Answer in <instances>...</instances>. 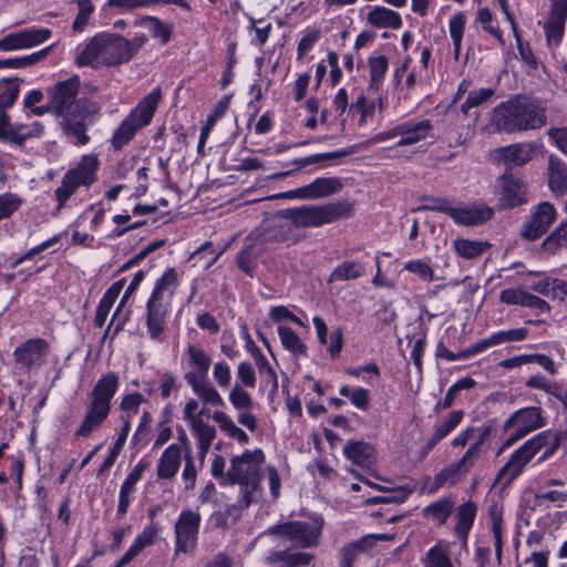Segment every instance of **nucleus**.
<instances>
[{"label": "nucleus", "mask_w": 567, "mask_h": 567, "mask_svg": "<svg viewBox=\"0 0 567 567\" xmlns=\"http://www.w3.org/2000/svg\"><path fill=\"white\" fill-rule=\"evenodd\" d=\"M80 90L78 75L55 83L47 91L48 109L58 118L63 134L74 144L86 145V131L93 116L100 112V104L87 97H76Z\"/></svg>", "instance_id": "1"}, {"label": "nucleus", "mask_w": 567, "mask_h": 567, "mask_svg": "<svg viewBox=\"0 0 567 567\" xmlns=\"http://www.w3.org/2000/svg\"><path fill=\"white\" fill-rule=\"evenodd\" d=\"M547 122L546 109L537 102L511 99L497 105L491 123L498 132L516 133L537 130Z\"/></svg>", "instance_id": "2"}, {"label": "nucleus", "mask_w": 567, "mask_h": 567, "mask_svg": "<svg viewBox=\"0 0 567 567\" xmlns=\"http://www.w3.org/2000/svg\"><path fill=\"white\" fill-rule=\"evenodd\" d=\"M120 377L115 372L103 374L92 391L87 394L86 412L84 420L76 430V436L89 437L107 419L111 412V402L117 392Z\"/></svg>", "instance_id": "3"}, {"label": "nucleus", "mask_w": 567, "mask_h": 567, "mask_svg": "<svg viewBox=\"0 0 567 567\" xmlns=\"http://www.w3.org/2000/svg\"><path fill=\"white\" fill-rule=\"evenodd\" d=\"M565 436L566 434L551 433L549 430L538 433L512 454L509 461L499 470L496 482L504 480L505 485L512 483L538 451L546 447L542 460L547 458L559 449Z\"/></svg>", "instance_id": "4"}, {"label": "nucleus", "mask_w": 567, "mask_h": 567, "mask_svg": "<svg viewBox=\"0 0 567 567\" xmlns=\"http://www.w3.org/2000/svg\"><path fill=\"white\" fill-rule=\"evenodd\" d=\"M126 38L117 33L96 34L78 55L79 65L116 66L130 61Z\"/></svg>", "instance_id": "5"}, {"label": "nucleus", "mask_w": 567, "mask_h": 567, "mask_svg": "<svg viewBox=\"0 0 567 567\" xmlns=\"http://www.w3.org/2000/svg\"><path fill=\"white\" fill-rule=\"evenodd\" d=\"M177 286V272L174 268L166 270L156 281L146 303V326L150 337L157 340L163 333L168 306Z\"/></svg>", "instance_id": "6"}, {"label": "nucleus", "mask_w": 567, "mask_h": 567, "mask_svg": "<svg viewBox=\"0 0 567 567\" xmlns=\"http://www.w3.org/2000/svg\"><path fill=\"white\" fill-rule=\"evenodd\" d=\"M352 210L348 202L329 203L324 205H306L280 210L282 218L289 220L296 228L320 227L340 218L350 216Z\"/></svg>", "instance_id": "7"}, {"label": "nucleus", "mask_w": 567, "mask_h": 567, "mask_svg": "<svg viewBox=\"0 0 567 567\" xmlns=\"http://www.w3.org/2000/svg\"><path fill=\"white\" fill-rule=\"evenodd\" d=\"M97 168V158L94 155H85L79 164L68 171L62 178L61 186L54 190L58 208H62L68 199L76 192L80 186H90L95 181V171Z\"/></svg>", "instance_id": "8"}, {"label": "nucleus", "mask_w": 567, "mask_h": 567, "mask_svg": "<svg viewBox=\"0 0 567 567\" xmlns=\"http://www.w3.org/2000/svg\"><path fill=\"white\" fill-rule=\"evenodd\" d=\"M49 352L50 344L45 339L30 338L14 349L13 362L22 373L37 372L47 363Z\"/></svg>", "instance_id": "9"}, {"label": "nucleus", "mask_w": 567, "mask_h": 567, "mask_svg": "<svg viewBox=\"0 0 567 567\" xmlns=\"http://www.w3.org/2000/svg\"><path fill=\"white\" fill-rule=\"evenodd\" d=\"M499 209H513L528 203L527 183L518 175L505 171L496 179Z\"/></svg>", "instance_id": "10"}, {"label": "nucleus", "mask_w": 567, "mask_h": 567, "mask_svg": "<svg viewBox=\"0 0 567 567\" xmlns=\"http://www.w3.org/2000/svg\"><path fill=\"white\" fill-rule=\"evenodd\" d=\"M545 423L543 410L539 406L523 408L514 412L504 423V431L515 430L505 441L504 447L543 427Z\"/></svg>", "instance_id": "11"}, {"label": "nucleus", "mask_w": 567, "mask_h": 567, "mask_svg": "<svg viewBox=\"0 0 567 567\" xmlns=\"http://www.w3.org/2000/svg\"><path fill=\"white\" fill-rule=\"evenodd\" d=\"M265 462V454L260 449L255 451H245L241 455H236L230 461L229 476L230 485L241 482H261V465Z\"/></svg>", "instance_id": "12"}, {"label": "nucleus", "mask_w": 567, "mask_h": 567, "mask_svg": "<svg viewBox=\"0 0 567 567\" xmlns=\"http://www.w3.org/2000/svg\"><path fill=\"white\" fill-rule=\"evenodd\" d=\"M420 209L442 212L449 215L457 225L477 226L489 220L494 214L493 208L485 204H467L460 207L452 206H422Z\"/></svg>", "instance_id": "13"}, {"label": "nucleus", "mask_w": 567, "mask_h": 567, "mask_svg": "<svg viewBox=\"0 0 567 567\" xmlns=\"http://www.w3.org/2000/svg\"><path fill=\"white\" fill-rule=\"evenodd\" d=\"M321 527L322 522H316L315 524L307 522H288L271 527L269 532L288 537L300 547L309 548L318 544Z\"/></svg>", "instance_id": "14"}, {"label": "nucleus", "mask_w": 567, "mask_h": 567, "mask_svg": "<svg viewBox=\"0 0 567 567\" xmlns=\"http://www.w3.org/2000/svg\"><path fill=\"white\" fill-rule=\"evenodd\" d=\"M341 188L342 183L338 177H318L308 185L277 194L274 198L318 199L337 194Z\"/></svg>", "instance_id": "15"}, {"label": "nucleus", "mask_w": 567, "mask_h": 567, "mask_svg": "<svg viewBox=\"0 0 567 567\" xmlns=\"http://www.w3.org/2000/svg\"><path fill=\"white\" fill-rule=\"evenodd\" d=\"M555 219V207L548 202H543L533 208L522 226L520 235L527 240H536L548 230Z\"/></svg>", "instance_id": "16"}, {"label": "nucleus", "mask_w": 567, "mask_h": 567, "mask_svg": "<svg viewBox=\"0 0 567 567\" xmlns=\"http://www.w3.org/2000/svg\"><path fill=\"white\" fill-rule=\"evenodd\" d=\"M200 515L192 509H183L175 524L176 550L187 553L196 546Z\"/></svg>", "instance_id": "17"}, {"label": "nucleus", "mask_w": 567, "mask_h": 567, "mask_svg": "<svg viewBox=\"0 0 567 567\" xmlns=\"http://www.w3.org/2000/svg\"><path fill=\"white\" fill-rule=\"evenodd\" d=\"M44 132L40 122H34L30 127L24 125H12L9 115L0 111V140L23 147L28 138L40 137Z\"/></svg>", "instance_id": "18"}, {"label": "nucleus", "mask_w": 567, "mask_h": 567, "mask_svg": "<svg viewBox=\"0 0 567 567\" xmlns=\"http://www.w3.org/2000/svg\"><path fill=\"white\" fill-rule=\"evenodd\" d=\"M549 18L544 23L546 41L549 47H557L564 35L567 20V0H550Z\"/></svg>", "instance_id": "19"}, {"label": "nucleus", "mask_w": 567, "mask_h": 567, "mask_svg": "<svg viewBox=\"0 0 567 567\" xmlns=\"http://www.w3.org/2000/svg\"><path fill=\"white\" fill-rule=\"evenodd\" d=\"M162 91L155 87L151 93L144 96L136 107L128 114L130 121H133L137 127L148 125L154 116V113L161 102Z\"/></svg>", "instance_id": "20"}, {"label": "nucleus", "mask_w": 567, "mask_h": 567, "mask_svg": "<svg viewBox=\"0 0 567 567\" xmlns=\"http://www.w3.org/2000/svg\"><path fill=\"white\" fill-rule=\"evenodd\" d=\"M257 239L260 240L266 250L278 244H296L299 238L295 235L292 225L281 223L264 229L258 234Z\"/></svg>", "instance_id": "21"}, {"label": "nucleus", "mask_w": 567, "mask_h": 567, "mask_svg": "<svg viewBox=\"0 0 567 567\" xmlns=\"http://www.w3.org/2000/svg\"><path fill=\"white\" fill-rule=\"evenodd\" d=\"M267 251L255 236L248 238L243 249L237 254L236 264L245 274L252 276L258 258Z\"/></svg>", "instance_id": "22"}, {"label": "nucleus", "mask_w": 567, "mask_h": 567, "mask_svg": "<svg viewBox=\"0 0 567 567\" xmlns=\"http://www.w3.org/2000/svg\"><path fill=\"white\" fill-rule=\"evenodd\" d=\"M159 528L154 523H151L142 533L135 538L133 545L126 550V553L116 563L115 567H123L131 563L145 547L155 543Z\"/></svg>", "instance_id": "23"}, {"label": "nucleus", "mask_w": 567, "mask_h": 567, "mask_svg": "<svg viewBox=\"0 0 567 567\" xmlns=\"http://www.w3.org/2000/svg\"><path fill=\"white\" fill-rule=\"evenodd\" d=\"M501 158L506 165L508 172L512 168L519 167L528 163L534 153L533 144H513L499 150Z\"/></svg>", "instance_id": "24"}, {"label": "nucleus", "mask_w": 567, "mask_h": 567, "mask_svg": "<svg viewBox=\"0 0 567 567\" xmlns=\"http://www.w3.org/2000/svg\"><path fill=\"white\" fill-rule=\"evenodd\" d=\"M186 382L190 385L193 391L207 404L224 405V400L217 392L212 382L206 379L196 378L195 371L185 374Z\"/></svg>", "instance_id": "25"}, {"label": "nucleus", "mask_w": 567, "mask_h": 567, "mask_svg": "<svg viewBox=\"0 0 567 567\" xmlns=\"http://www.w3.org/2000/svg\"><path fill=\"white\" fill-rule=\"evenodd\" d=\"M433 126L430 120H423L419 122H404L402 123V135L398 142V146H406L419 143L426 138L432 132Z\"/></svg>", "instance_id": "26"}, {"label": "nucleus", "mask_w": 567, "mask_h": 567, "mask_svg": "<svg viewBox=\"0 0 567 567\" xmlns=\"http://www.w3.org/2000/svg\"><path fill=\"white\" fill-rule=\"evenodd\" d=\"M548 185L557 196H563L567 192V166L553 155L548 161Z\"/></svg>", "instance_id": "27"}, {"label": "nucleus", "mask_w": 567, "mask_h": 567, "mask_svg": "<svg viewBox=\"0 0 567 567\" xmlns=\"http://www.w3.org/2000/svg\"><path fill=\"white\" fill-rule=\"evenodd\" d=\"M354 153H355V147L354 146H350L348 148H342V150L334 151V152L313 154V155H310V156H307V157L298 158V159H296L293 162L298 166L297 169H290V171H287V172L275 174L272 176V178H284V177H287V176H291L299 168L306 167L308 165L316 164V163H319V162H322V161H330V159H336V158H340V157L350 156V155H352Z\"/></svg>", "instance_id": "28"}, {"label": "nucleus", "mask_w": 567, "mask_h": 567, "mask_svg": "<svg viewBox=\"0 0 567 567\" xmlns=\"http://www.w3.org/2000/svg\"><path fill=\"white\" fill-rule=\"evenodd\" d=\"M182 450L177 444L169 445L162 454L157 464V476L168 480L175 476L181 465Z\"/></svg>", "instance_id": "29"}, {"label": "nucleus", "mask_w": 567, "mask_h": 567, "mask_svg": "<svg viewBox=\"0 0 567 567\" xmlns=\"http://www.w3.org/2000/svg\"><path fill=\"white\" fill-rule=\"evenodd\" d=\"M455 502L450 497H442L422 509V515L430 518L437 526L446 524L449 517L454 511Z\"/></svg>", "instance_id": "30"}, {"label": "nucleus", "mask_w": 567, "mask_h": 567, "mask_svg": "<svg viewBox=\"0 0 567 567\" xmlns=\"http://www.w3.org/2000/svg\"><path fill=\"white\" fill-rule=\"evenodd\" d=\"M367 21L375 28L399 29L402 25V19L398 12L380 6L368 13Z\"/></svg>", "instance_id": "31"}, {"label": "nucleus", "mask_w": 567, "mask_h": 567, "mask_svg": "<svg viewBox=\"0 0 567 567\" xmlns=\"http://www.w3.org/2000/svg\"><path fill=\"white\" fill-rule=\"evenodd\" d=\"M476 516V505L473 502H466L457 507L456 525L454 530L462 542H466L468 533L473 526Z\"/></svg>", "instance_id": "32"}, {"label": "nucleus", "mask_w": 567, "mask_h": 567, "mask_svg": "<svg viewBox=\"0 0 567 567\" xmlns=\"http://www.w3.org/2000/svg\"><path fill=\"white\" fill-rule=\"evenodd\" d=\"M373 539H385L384 535H375L363 537L357 542H353L341 549L340 567H352L354 560L361 551L372 547Z\"/></svg>", "instance_id": "33"}, {"label": "nucleus", "mask_w": 567, "mask_h": 567, "mask_svg": "<svg viewBox=\"0 0 567 567\" xmlns=\"http://www.w3.org/2000/svg\"><path fill=\"white\" fill-rule=\"evenodd\" d=\"M344 455L357 465H365L373 457L374 449L362 441H349L343 447Z\"/></svg>", "instance_id": "34"}, {"label": "nucleus", "mask_w": 567, "mask_h": 567, "mask_svg": "<svg viewBox=\"0 0 567 567\" xmlns=\"http://www.w3.org/2000/svg\"><path fill=\"white\" fill-rule=\"evenodd\" d=\"M364 274L365 268L362 262L357 260H346L332 270L329 277V282L353 280L360 278Z\"/></svg>", "instance_id": "35"}, {"label": "nucleus", "mask_w": 567, "mask_h": 567, "mask_svg": "<svg viewBox=\"0 0 567 567\" xmlns=\"http://www.w3.org/2000/svg\"><path fill=\"white\" fill-rule=\"evenodd\" d=\"M190 429L198 441L200 453L205 455L216 436L215 427L205 422L203 416L195 419L194 422L190 423Z\"/></svg>", "instance_id": "36"}, {"label": "nucleus", "mask_w": 567, "mask_h": 567, "mask_svg": "<svg viewBox=\"0 0 567 567\" xmlns=\"http://www.w3.org/2000/svg\"><path fill=\"white\" fill-rule=\"evenodd\" d=\"M467 470L460 461L446 466L435 475L434 483L430 487L429 493H436L445 483L455 484L460 475L466 473Z\"/></svg>", "instance_id": "37"}, {"label": "nucleus", "mask_w": 567, "mask_h": 567, "mask_svg": "<svg viewBox=\"0 0 567 567\" xmlns=\"http://www.w3.org/2000/svg\"><path fill=\"white\" fill-rule=\"evenodd\" d=\"M19 49L32 48L50 39L52 32L47 28H30L16 32Z\"/></svg>", "instance_id": "38"}, {"label": "nucleus", "mask_w": 567, "mask_h": 567, "mask_svg": "<svg viewBox=\"0 0 567 567\" xmlns=\"http://www.w3.org/2000/svg\"><path fill=\"white\" fill-rule=\"evenodd\" d=\"M424 567H454L450 557L449 547L443 542L431 547L424 559Z\"/></svg>", "instance_id": "39"}, {"label": "nucleus", "mask_w": 567, "mask_h": 567, "mask_svg": "<svg viewBox=\"0 0 567 567\" xmlns=\"http://www.w3.org/2000/svg\"><path fill=\"white\" fill-rule=\"evenodd\" d=\"M453 246L460 257L474 259L481 256L489 247V244L487 241L457 238Z\"/></svg>", "instance_id": "40"}, {"label": "nucleus", "mask_w": 567, "mask_h": 567, "mask_svg": "<svg viewBox=\"0 0 567 567\" xmlns=\"http://www.w3.org/2000/svg\"><path fill=\"white\" fill-rule=\"evenodd\" d=\"M465 24L466 14L463 11L453 14L449 21L450 35L453 42V54L456 60L460 56Z\"/></svg>", "instance_id": "41"}, {"label": "nucleus", "mask_w": 567, "mask_h": 567, "mask_svg": "<svg viewBox=\"0 0 567 567\" xmlns=\"http://www.w3.org/2000/svg\"><path fill=\"white\" fill-rule=\"evenodd\" d=\"M278 334L285 349L290 351L293 355H307L306 344L291 328L280 326L278 328Z\"/></svg>", "instance_id": "42"}, {"label": "nucleus", "mask_w": 567, "mask_h": 567, "mask_svg": "<svg viewBox=\"0 0 567 567\" xmlns=\"http://www.w3.org/2000/svg\"><path fill=\"white\" fill-rule=\"evenodd\" d=\"M187 354L190 364L196 368V378L206 379L212 364L210 357L203 349L194 344L187 347Z\"/></svg>", "instance_id": "43"}, {"label": "nucleus", "mask_w": 567, "mask_h": 567, "mask_svg": "<svg viewBox=\"0 0 567 567\" xmlns=\"http://www.w3.org/2000/svg\"><path fill=\"white\" fill-rule=\"evenodd\" d=\"M213 419L218 423L219 427L230 437L236 439L240 443H248L249 437L245 431L238 427L235 422L223 411H215Z\"/></svg>", "instance_id": "44"}, {"label": "nucleus", "mask_w": 567, "mask_h": 567, "mask_svg": "<svg viewBox=\"0 0 567 567\" xmlns=\"http://www.w3.org/2000/svg\"><path fill=\"white\" fill-rule=\"evenodd\" d=\"M239 485V495L237 499L236 508L238 509H246L248 508L254 502H257L258 496L260 494V484L261 482H241L236 483Z\"/></svg>", "instance_id": "45"}, {"label": "nucleus", "mask_w": 567, "mask_h": 567, "mask_svg": "<svg viewBox=\"0 0 567 567\" xmlns=\"http://www.w3.org/2000/svg\"><path fill=\"white\" fill-rule=\"evenodd\" d=\"M0 111L7 113L6 110L10 109L19 95V80L3 79L0 81Z\"/></svg>", "instance_id": "46"}, {"label": "nucleus", "mask_w": 567, "mask_h": 567, "mask_svg": "<svg viewBox=\"0 0 567 567\" xmlns=\"http://www.w3.org/2000/svg\"><path fill=\"white\" fill-rule=\"evenodd\" d=\"M49 51L50 48H45L25 56L0 59V69H22L33 65L44 59Z\"/></svg>", "instance_id": "47"}, {"label": "nucleus", "mask_w": 567, "mask_h": 567, "mask_svg": "<svg viewBox=\"0 0 567 567\" xmlns=\"http://www.w3.org/2000/svg\"><path fill=\"white\" fill-rule=\"evenodd\" d=\"M140 128L141 127H137L133 121L126 117L115 131L112 138V146L115 150H121L135 136Z\"/></svg>", "instance_id": "48"}, {"label": "nucleus", "mask_w": 567, "mask_h": 567, "mask_svg": "<svg viewBox=\"0 0 567 567\" xmlns=\"http://www.w3.org/2000/svg\"><path fill=\"white\" fill-rule=\"evenodd\" d=\"M144 402H146V400L138 392L124 395L120 404V409L124 413L121 416L123 423L127 422L131 425V419L138 413L140 405Z\"/></svg>", "instance_id": "49"}, {"label": "nucleus", "mask_w": 567, "mask_h": 567, "mask_svg": "<svg viewBox=\"0 0 567 567\" xmlns=\"http://www.w3.org/2000/svg\"><path fill=\"white\" fill-rule=\"evenodd\" d=\"M545 251L555 254L559 248L567 247V223L560 224L542 244Z\"/></svg>", "instance_id": "50"}, {"label": "nucleus", "mask_w": 567, "mask_h": 567, "mask_svg": "<svg viewBox=\"0 0 567 567\" xmlns=\"http://www.w3.org/2000/svg\"><path fill=\"white\" fill-rule=\"evenodd\" d=\"M128 432H130V424L127 422H124L121 433L118 434L109 455L105 457L103 464L101 465L99 473H103V472L107 471L115 463L123 445L126 442Z\"/></svg>", "instance_id": "51"}, {"label": "nucleus", "mask_w": 567, "mask_h": 567, "mask_svg": "<svg viewBox=\"0 0 567 567\" xmlns=\"http://www.w3.org/2000/svg\"><path fill=\"white\" fill-rule=\"evenodd\" d=\"M494 93L495 91L491 87L471 91L465 102L461 105V112L467 115L471 109L485 103L494 95Z\"/></svg>", "instance_id": "52"}, {"label": "nucleus", "mask_w": 567, "mask_h": 567, "mask_svg": "<svg viewBox=\"0 0 567 567\" xmlns=\"http://www.w3.org/2000/svg\"><path fill=\"white\" fill-rule=\"evenodd\" d=\"M141 22L150 30L154 38L161 39L163 43L169 41L171 30L159 19L147 16Z\"/></svg>", "instance_id": "53"}, {"label": "nucleus", "mask_w": 567, "mask_h": 567, "mask_svg": "<svg viewBox=\"0 0 567 567\" xmlns=\"http://www.w3.org/2000/svg\"><path fill=\"white\" fill-rule=\"evenodd\" d=\"M124 282L125 280L121 279L111 285V287L105 291L96 307L100 311L109 316L110 310L112 309L115 300L117 299L118 295L123 289Z\"/></svg>", "instance_id": "54"}, {"label": "nucleus", "mask_w": 567, "mask_h": 567, "mask_svg": "<svg viewBox=\"0 0 567 567\" xmlns=\"http://www.w3.org/2000/svg\"><path fill=\"white\" fill-rule=\"evenodd\" d=\"M464 412L456 410L450 413V415L435 426L434 433L442 440L446 437L463 420Z\"/></svg>", "instance_id": "55"}, {"label": "nucleus", "mask_w": 567, "mask_h": 567, "mask_svg": "<svg viewBox=\"0 0 567 567\" xmlns=\"http://www.w3.org/2000/svg\"><path fill=\"white\" fill-rule=\"evenodd\" d=\"M229 401L236 410H250L254 405L251 395L238 383L230 390Z\"/></svg>", "instance_id": "56"}, {"label": "nucleus", "mask_w": 567, "mask_h": 567, "mask_svg": "<svg viewBox=\"0 0 567 567\" xmlns=\"http://www.w3.org/2000/svg\"><path fill=\"white\" fill-rule=\"evenodd\" d=\"M369 65H370V76H371V84L377 85L379 84L388 70V59L385 55H379V56H370L369 58Z\"/></svg>", "instance_id": "57"}, {"label": "nucleus", "mask_w": 567, "mask_h": 567, "mask_svg": "<svg viewBox=\"0 0 567 567\" xmlns=\"http://www.w3.org/2000/svg\"><path fill=\"white\" fill-rule=\"evenodd\" d=\"M22 204V199L13 193L0 195V220L9 218Z\"/></svg>", "instance_id": "58"}, {"label": "nucleus", "mask_w": 567, "mask_h": 567, "mask_svg": "<svg viewBox=\"0 0 567 567\" xmlns=\"http://www.w3.org/2000/svg\"><path fill=\"white\" fill-rule=\"evenodd\" d=\"M79 6V13L73 22L72 29L74 31H82L87 24L90 16L94 11L91 0H76Z\"/></svg>", "instance_id": "59"}, {"label": "nucleus", "mask_w": 567, "mask_h": 567, "mask_svg": "<svg viewBox=\"0 0 567 567\" xmlns=\"http://www.w3.org/2000/svg\"><path fill=\"white\" fill-rule=\"evenodd\" d=\"M528 330L526 328H516L507 331H498L493 333L495 346L505 342L522 341L526 339Z\"/></svg>", "instance_id": "60"}, {"label": "nucleus", "mask_w": 567, "mask_h": 567, "mask_svg": "<svg viewBox=\"0 0 567 567\" xmlns=\"http://www.w3.org/2000/svg\"><path fill=\"white\" fill-rule=\"evenodd\" d=\"M255 360H256V364L259 369V372L260 373H266L268 377H270L272 379V391H271V394H276L277 391H278V380H277V374L276 372L274 371V369L270 367L268 360L266 359V357L260 352V350L258 349V347H255Z\"/></svg>", "instance_id": "61"}, {"label": "nucleus", "mask_w": 567, "mask_h": 567, "mask_svg": "<svg viewBox=\"0 0 567 567\" xmlns=\"http://www.w3.org/2000/svg\"><path fill=\"white\" fill-rule=\"evenodd\" d=\"M477 20L480 23H482V25L486 32L491 33L493 37H495L503 43L502 31L499 30V28L494 27L492 24L493 16L488 8H482L478 10Z\"/></svg>", "instance_id": "62"}, {"label": "nucleus", "mask_w": 567, "mask_h": 567, "mask_svg": "<svg viewBox=\"0 0 567 567\" xmlns=\"http://www.w3.org/2000/svg\"><path fill=\"white\" fill-rule=\"evenodd\" d=\"M404 269L419 275L423 280L431 281L434 277L433 269L423 260H411L405 264Z\"/></svg>", "instance_id": "63"}, {"label": "nucleus", "mask_w": 567, "mask_h": 567, "mask_svg": "<svg viewBox=\"0 0 567 567\" xmlns=\"http://www.w3.org/2000/svg\"><path fill=\"white\" fill-rule=\"evenodd\" d=\"M547 134L559 151L567 155V127H550Z\"/></svg>", "instance_id": "64"}]
</instances>
